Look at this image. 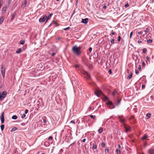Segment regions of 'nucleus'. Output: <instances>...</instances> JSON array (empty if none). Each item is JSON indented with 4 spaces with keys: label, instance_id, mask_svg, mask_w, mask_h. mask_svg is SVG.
Returning <instances> with one entry per match:
<instances>
[{
    "label": "nucleus",
    "instance_id": "obj_43",
    "mask_svg": "<svg viewBox=\"0 0 154 154\" xmlns=\"http://www.w3.org/2000/svg\"><path fill=\"white\" fill-rule=\"evenodd\" d=\"M12 0H9L8 2V4L9 5H10Z\"/></svg>",
    "mask_w": 154,
    "mask_h": 154
},
{
    "label": "nucleus",
    "instance_id": "obj_42",
    "mask_svg": "<svg viewBox=\"0 0 154 154\" xmlns=\"http://www.w3.org/2000/svg\"><path fill=\"white\" fill-rule=\"evenodd\" d=\"M70 27H68L64 29H63V30H66L69 29H70Z\"/></svg>",
    "mask_w": 154,
    "mask_h": 154
},
{
    "label": "nucleus",
    "instance_id": "obj_64",
    "mask_svg": "<svg viewBox=\"0 0 154 154\" xmlns=\"http://www.w3.org/2000/svg\"><path fill=\"white\" fill-rule=\"evenodd\" d=\"M92 109L91 107V106H90L89 108V111L91 109Z\"/></svg>",
    "mask_w": 154,
    "mask_h": 154
},
{
    "label": "nucleus",
    "instance_id": "obj_60",
    "mask_svg": "<svg viewBox=\"0 0 154 154\" xmlns=\"http://www.w3.org/2000/svg\"><path fill=\"white\" fill-rule=\"evenodd\" d=\"M25 123H23L22 124H21V125L23 126H24L25 125Z\"/></svg>",
    "mask_w": 154,
    "mask_h": 154
},
{
    "label": "nucleus",
    "instance_id": "obj_56",
    "mask_svg": "<svg viewBox=\"0 0 154 154\" xmlns=\"http://www.w3.org/2000/svg\"><path fill=\"white\" fill-rule=\"evenodd\" d=\"M43 122L45 123H46V120L45 119H43Z\"/></svg>",
    "mask_w": 154,
    "mask_h": 154
},
{
    "label": "nucleus",
    "instance_id": "obj_47",
    "mask_svg": "<svg viewBox=\"0 0 154 154\" xmlns=\"http://www.w3.org/2000/svg\"><path fill=\"white\" fill-rule=\"evenodd\" d=\"M138 68L139 70H141V66L140 65L139 66Z\"/></svg>",
    "mask_w": 154,
    "mask_h": 154
},
{
    "label": "nucleus",
    "instance_id": "obj_62",
    "mask_svg": "<svg viewBox=\"0 0 154 154\" xmlns=\"http://www.w3.org/2000/svg\"><path fill=\"white\" fill-rule=\"evenodd\" d=\"M118 147H119V149H121V146H120V144H119L118 145Z\"/></svg>",
    "mask_w": 154,
    "mask_h": 154
},
{
    "label": "nucleus",
    "instance_id": "obj_25",
    "mask_svg": "<svg viewBox=\"0 0 154 154\" xmlns=\"http://www.w3.org/2000/svg\"><path fill=\"white\" fill-rule=\"evenodd\" d=\"M5 125H2L1 126V129L2 131L4 128Z\"/></svg>",
    "mask_w": 154,
    "mask_h": 154
},
{
    "label": "nucleus",
    "instance_id": "obj_49",
    "mask_svg": "<svg viewBox=\"0 0 154 154\" xmlns=\"http://www.w3.org/2000/svg\"><path fill=\"white\" fill-rule=\"evenodd\" d=\"M133 32H131V33H130V38H131V37L132 36V34H133Z\"/></svg>",
    "mask_w": 154,
    "mask_h": 154
},
{
    "label": "nucleus",
    "instance_id": "obj_29",
    "mask_svg": "<svg viewBox=\"0 0 154 154\" xmlns=\"http://www.w3.org/2000/svg\"><path fill=\"white\" fill-rule=\"evenodd\" d=\"M146 63H147V61H149V62L150 60H149V57H148V56L146 57Z\"/></svg>",
    "mask_w": 154,
    "mask_h": 154
},
{
    "label": "nucleus",
    "instance_id": "obj_36",
    "mask_svg": "<svg viewBox=\"0 0 154 154\" xmlns=\"http://www.w3.org/2000/svg\"><path fill=\"white\" fill-rule=\"evenodd\" d=\"M101 146L103 147L105 146V144L104 142H102L101 144Z\"/></svg>",
    "mask_w": 154,
    "mask_h": 154
},
{
    "label": "nucleus",
    "instance_id": "obj_46",
    "mask_svg": "<svg viewBox=\"0 0 154 154\" xmlns=\"http://www.w3.org/2000/svg\"><path fill=\"white\" fill-rule=\"evenodd\" d=\"M28 112V110L27 109H26L25 111V114H26Z\"/></svg>",
    "mask_w": 154,
    "mask_h": 154
},
{
    "label": "nucleus",
    "instance_id": "obj_21",
    "mask_svg": "<svg viewBox=\"0 0 154 154\" xmlns=\"http://www.w3.org/2000/svg\"><path fill=\"white\" fill-rule=\"evenodd\" d=\"M146 117H147V119H149L151 116V114L150 113H148L147 114V115H146Z\"/></svg>",
    "mask_w": 154,
    "mask_h": 154
},
{
    "label": "nucleus",
    "instance_id": "obj_27",
    "mask_svg": "<svg viewBox=\"0 0 154 154\" xmlns=\"http://www.w3.org/2000/svg\"><path fill=\"white\" fill-rule=\"evenodd\" d=\"M21 52V49H18V50L16 51V53L17 54H19Z\"/></svg>",
    "mask_w": 154,
    "mask_h": 154
},
{
    "label": "nucleus",
    "instance_id": "obj_18",
    "mask_svg": "<svg viewBox=\"0 0 154 154\" xmlns=\"http://www.w3.org/2000/svg\"><path fill=\"white\" fill-rule=\"evenodd\" d=\"M121 100H118L117 101L116 103H115L116 105V106H119L120 104Z\"/></svg>",
    "mask_w": 154,
    "mask_h": 154
},
{
    "label": "nucleus",
    "instance_id": "obj_19",
    "mask_svg": "<svg viewBox=\"0 0 154 154\" xmlns=\"http://www.w3.org/2000/svg\"><path fill=\"white\" fill-rule=\"evenodd\" d=\"M4 20V18L3 17H2L0 18V24H1L3 22Z\"/></svg>",
    "mask_w": 154,
    "mask_h": 154
},
{
    "label": "nucleus",
    "instance_id": "obj_54",
    "mask_svg": "<svg viewBox=\"0 0 154 154\" xmlns=\"http://www.w3.org/2000/svg\"><path fill=\"white\" fill-rule=\"evenodd\" d=\"M109 149H106L105 150V152L108 153L109 152Z\"/></svg>",
    "mask_w": 154,
    "mask_h": 154
},
{
    "label": "nucleus",
    "instance_id": "obj_26",
    "mask_svg": "<svg viewBox=\"0 0 154 154\" xmlns=\"http://www.w3.org/2000/svg\"><path fill=\"white\" fill-rule=\"evenodd\" d=\"M147 136L145 134L143 137L142 138V139L143 140H145L146 138L147 137Z\"/></svg>",
    "mask_w": 154,
    "mask_h": 154
},
{
    "label": "nucleus",
    "instance_id": "obj_3",
    "mask_svg": "<svg viewBox=\"0 0 154 154\" xmlns=\"http://www.w3.org/2000/svg\"><path fill=\"white\" fill-rule=\"evenodd\" d=\"M118 118L120 122L121 123H123L125 121V119L123 117V115L119 116L118 115Z\"/></svg>",
    "mask_w": 154,
    "mask_h": 154
},
{
    "label": "nucleus",
    "instance_id": "obj_15",
    "mask_svg": "<svg viewBox=\"0 0 154 154\" xmlns=\"http://www.w3.org/2000/svg\"><path fill=\"white\" fill-rule=\"evenodd\" d=\"M26 2H27L26 0H25L24 1V3L22 5V6H21L23 8H24L26 5Z\"/></svg>",
    "mask_w": 154,
    "mask_h": 154
},
{
    "label": "nucleus",
    "instance_id": "obj_30",
    "mask_svg": "<svg viewBox=\"0 0 154 154\" xmlns=\"http://www.w3.org/2000/svg\"><path fill=\"white\" fill-rule=\"evenodd\" d=\"M116 153H117V154H120V153L121 152L120 150L118 149H116Z\"/></svg>",
    "mask_w": 154,
    "mask_h": 154
},
{
    "label": "nucleus",
    "instance_id": "obj_33",
    "mask_svg": "<svg viewBox=\"0 0 154 154\" xmlns=\"http://www.w3.org/2000/svg\"><path fill=\"white\" fill-rule=\"evenodd\" d=\"M103 131V129L102 128H100L98 130V132L100 133L102 132Z\"/></svg>",
    "mask_w": 154,
    "mask_h": 154
},
{
    "label": "nucleus",
    "instance_id": "obj_55",
    "mask_svg": "<svg viewBox=\"0 0 154 154\" xmlns=\"http://www.w3.org/2000/svg\"><path fill=\"white\" fill-rule=\"evenodd\" d=\"M145 87V86L143 85L142 86V89H144Z\"/></svg>",
    "mask_w": 154,
    "mask_h": 154
},
{
    "label": "nucleus",
    "instance_id": "obj_32",
    "mask_svg": "<svg viewBox=\"0 0 154 154\" xmlns=\"http://www.w3.org/2000/svg\"><path fill=\"white\" fill-rule=\"evenodd\" d=\"M44 145L46 146H49V144L47 142H45L44 143Z\"/></svg>",
    "mask_w": 154,
    "mask_h": 154
},
{
    "label": "nucleus",
    "instance_id": "obj_41",
    "mask_svg": "<svg viewBox=\"0 0 154 154\" xmlns=\"http://www.w3.org/2000/svg\"><path fill=\"white\" fill-rule=\"evenodd\" d=\"M114 39H111V44H113L114 43Z\"/></svg>",
    "mask_w": 154,
    "mask_h": 154
},
{
    "label": "nucleus",
    "instance_id": "obj_2",
    "mask_svg": "<svg viewBox=\"0 0 154 154\" xmlns=\"http://www.w3.org/2000/svg\"><path fill=\"white\" fill-rule=\"evenodd\" d=\"M7 94L6 91H3L0 93V101H2L5 97Z\"/></svg>",
    "mask_w": 154,
    "mask_h": 154
},
{
    "label": "nucleus",
    "instance_id": "obj_53",
    "mask_svg": "<svg viewBox=\"0 0 154 154\" xmlns=\"http://www.w3.org/2000/svg\"><path fill=\"white\" fill-rule=\"evenodd\" d=\"M52 139H53V137L51 136H50L48 138L49 140H52Z\"/></svg>",
    "mask_w": 154,
    "mask_h": 154
},
{
    "label": "nucleus",
    "instance_id": "obj_20",
    "mask_svg": "<svg viewBox=\"0 0 154 154\" xmlns=\"http://www.w3.org/2000/svg\"><path fill=\"white\" fill-rule=\"evenodd\" d=\"M93 147L94 149H96L97 148V146L95 143H93Z\"/></svg>",
    "mask_w": 154,
    "mask_h": 154
},
{
    "label": "nucleus",
    "instance_id": "obj_52",
    "mask_svg": "<svg viewBox=\"0 0 154 154\" xmlns=\"http://www.w3.org/2000/svg\"><path fill=\"white\" fill-rule=\"evenodd\" d=\"M129 4H126L125 5V7L126 8L127 7H129Z\"/></svg>",
    "mask_w": 154,
    "mask_h": 154
},
{
    "label": "nucleus",
    "instance_id": "obj_5",
    "mask_svg": "<svg viewBox=\"0 0 154 154\" xmlns=\"http://www.w3.org/2000/svg\"><path fill=\"white\" fill-rule=\"evenodd\" d=\"M94 93L97 97H99L100 95L102 94V92L100 90L98 89Z\"/></svg>",
    "mask_w": 154,
    "mask_h": 154
},
{
    "label": "nucleus",
    "instance_id": "obj_4",
    "mask_svg": "<svg viewBox=\"0 0 154 154\" xmlns=\"http://www.w3.org/2000/svg\"><path fill=\"white\" fill-rule=\"evenodd\" d=\"M4 65H1V72L2 75V76L3 78H4L5 75V68H3Z\"/></svg>",
    "mask_w": 154,
    "mask_h": 154
},
{
    "label": "nucleus",
    "instance_id": "obj_28",
    "mask_svg": "<svg viewBox=\"0 0 154 154\" xmlns=\"http://www.w3.org/2000/svg\"><path fill=\"white\" fill-rule=\"evenodd\" d=\"M116 94H117V92L115 91H114L112 93V96H114Z\"/></svg>",
    "mask_w": 154,
    "mask_h": 154
},
{
    "label": "nucleus",
    "instance_id": "obj_17",
    "mask_svg": "<svg viewBox=\"0 0 154 154\" xmlns=\"http://www.w3.org/2000/svg\"><path fill=\"white\" fill-rule=\"evenodd\" d=\"M125 132L127 133L128 132L130 131V127L128 128L126 126L125 127Z\"/></svg>",
    "mask_w": 154,
    "mask_h": 154
},
{
    "label": "nucleus",
    "instance_id": "obj_37",
    "mask_svg": "<svg viewBox=\"0 0 154 154\" xmlns=\"http://www.w3.org/2000/svg\"><path fill=\"white\" fill-rule=\"evenodd\" d=\"M135 73H136V74H137V75H138L139 73V71L137 69H136L135 70Z\"/></svg>",
    "mask_w": 154,
    "mask_h": 154
},
{
    "label": "nucleus",
    "instance_id": "obj_38",
    "mask_svg": "<svg viewBox=\"0 0 154 154\" xmlns=\"http://www.w3.org/2000/svg\"><path fill=\"white\" fill-rule=\"evenodd\" d=\"M26 116V115L25 114H22V115H21V117L22 118H24V117H25Z\"/></svg>",
    "mask_w": 154,
    "mask_h": 154
},
{
    "label": "nucleus",
    "instance_id": "obj_13",
    "mask_svg": "<svg viewBox=\"0 0 154 154\" xmlns=\"http://www.w3.org/2000/svg\"><path fill=\"white\" fill-rule=\"evenodd\" d=\"M53 15V14L52 13H51L50 14V15L47 17L46 18V22H47L48 20L51 17V16Z\"/></svg>",
    "mask_w": 154,
    "mask_h": 154
},
{
    "label": "nucleus",
    "instance_id": "obj_31",
    "mask_svg": "<svg viewBox=\"0 0 154 154\" xmlns=\"http://www.w3.org/2000/svg\"><path fill=\"white\" fill-rule=\"evenodd\" d=\"M25 42V41L23 40H21L20 41V44L23 45Z\"/></svg>",
    "mask_w": 154,
    "mask_h": 154
},
{
    "label": "nucleus",
    "instance_id": "obj_48",
    "mask_svg": "<svg viewBox=\"0 0 154 154\" xmlns=\"http://www.w3.org/2000/svg\"><path fill=\"white\" fill-rule=\"evenodd\" d=\"M56 54L55 53H53L51 54V57H53Z\"/></svg>",
    "mask_w": 154,
    "mask_h": 154
},
{
    "label": "nucleus",
    "instance_id": "obj_45",
    "mask_svg": "<svg viewBox=\"0 0 154 154\" xmlns=\"http://www.w3.org/2000/svg\"><path fill=\"white\" fill-rule=\"evenodd\" d=\"M121 39V36H119V37H118V42H119L120 41Z\"/></svg>",
    "mask_w": 154,
    "mask_h": 154
},
{
    "label": "nucleus",
    "instance_id": "obj_10",
    "mask_svg": "<svg viewBox=\"0 0 154 154\" xmlns=\"http://www.w3.org/2000/svg\"><path fill=\"white\" fill-rule=\"evenodd\" d=\"M152 31V29L151 28L149 27H147V28H146V30L144 31L146 32H150Z\"/></svg>",
    "mask_w": 154,
    "mask_h": 154
},
{
    "label": "nucleus",
    "instance_id": "obj_59",
    "mask_svg": "<svg viewBox=\"0 0 154 154\" xmlns=\"http://www.w3.org/2000/svg\"><path fill=\"white\" fill-rule=\"evenodd\" d=\"M142 64H143V66H145V63H144V62H143V63H142Z\"/></svg>",
    "mask_w": 154,
    "mask_h": 154
},
{
    "label": "nucleus",
    "instance_id": "obj_24",
    "mask_svg": "<svg viewBox=\"0 0 154 154\" xmlns=\"http://www.w3.org/2000/svg\"><path fill=\"white\" fill-rule=\"evenodd\" d=\"M17 129V128L16 127H14L11 129V131L12 132L14 131H15Z\"/></svg>",
    "mask_w": 154,
    "mask_h": 154
},
{
    "label": "nucleus",
    "instance_id": "obj_39",
    "mask_svg": "<svg viewBox=\"0 0 154 154\" xmlns=\"http://www.w3.org/2000/svg\"><path fill=\"white\" fill-rule=\"evenodd\" d=\"M152 41V39H149L147 40V42L148 43H151Z\"/></svg>",
    "mask_w": 154,
    "mask_h": 154
},
{
    "label": "nucleus",
    "instance_id": "obj_57",
    "mask_svg": "<svg viewBox=\"0 0 154 154\" xmlns=\"http://www.w3.org/2000/svg\"><path fill=\"white\" fill-rule=\"evenodd\" d=\"M86 140V139L84 138V139L82 140V142H85V141Z\"/></svg>",
    "mask_w": 154,
    "mask_h": 154
},
{
    "label": "nucleus",
    "instance_id": "obj_14",
    "mask_svg": "<svg viewBox=\"0 0 154 154\" xmlns=\"http://www.w3.org/2000/svg\"><path fill=\"white\" fill-rule=\"evenodd\" d=\"M132 75H133L132 72H131L130 73V74H129V75H128V77L127 78V79H129V80L130 79H131V78L132 77Z\"/></svg>",
    "mask_w": 154,
    "mask_h": 154
},
{
    "label": "nucleus",
    "instance_id": "obj_51",
    "mask_svg": "<svg viewBox=\"0 0 154 154\" xmlns=\"http://www.w3.org/2000/svg\"><path fill=\"white\" fill-rule=\"evenodd\" d=\"M142 33V32L141 31H139L137 32V33L138 35Z\"/></svg>",
    "mask_w": 154,
    "mask_h": 154
},
{
    "label": "nucleus",
    "instance_id": "obj_8",
    "mask_svg": "<svg viewBox=\"0 0 154 154\" xmlns=\"http://www.w3.org/2000/svg\"><path fill=\"white\" fill-rule=\"evenodd\" d=\"M47 18V16H44L42 18H41L39 19V22H43Z\"/></svg>",
    "mask_w": 154,
    "mask_h": 154
},
{
    "label": "nucleus",
    "instance_id": "obj_22",
    "mask_svg": "<svg viewBox=\"0 0 154 154\" xmlns=\"http://www.w3.org/2000/svg\"><path fill=\"white\" fill-rule=\"evenodd\" d=\"M17 118V116L16 115H14L12 117V119H16Z\"/></svg>",
    "mask_w": 154,
    "mask_h": 154
},
{
    "label": "nucleus",
    "instance_id": "obj_16",
    "mask_svg": "<svg viewBox=\"0 0 154 154\" xmlns=\"http://www.w3.org/2000/svg\"><path fill=\"white\" fill-rule=\"evenodd\" d=\"M7 7L6 6L2 8V12H3V13H4L5 12V11L7 10Z\"/></svg>",
    "mask_w": 154,
    "mask_h": 154
},
{
    "label": "nucleus",
    "instance_id": "obj_12",
    "mask_svg": "<svg viewBox=\"0 0 154 154\" xmlns=\"http://www.w3.org/2000/svg\"><path fill=\"white\" fill-rule=\"evenodd\" d=\"M86 75V79L88 80H89L91 78V76L89 73L86 72H85Z\"/></svg>",
    "mask_w": 154,
    "mask_h": 154
},
{
    "label": "nucleus",
    "instance_id": "obj_35",
    "mask_svg": "<svg viewBox=\"0 0 154 154\" xmlns=\"http://www.w3.org/2000/svg\"><path fill=\"white\" fill-rule=\"evenodd\" d=\"M147 51L146 49H143V53H145Z\"/></svg>",
    "mask_w": 154,
    "mask_h": 154
},
{
    "label": "nucleus",
    "instance_id": "obj_34",
    "mask_svg": "<svg viewBox=\"0 0 154 154\" xmlns=\"http://www.w3.org/2000/svg\"><path fill=\"white\" fill-rule=\"evenodd\" d=\"M15 15V14H13L12 15V17L11 18V20H12L14 18V17Z\"/></svg>",
    "mask_w": 154,
    "mask_h": 154
},
{
    "label": "nucleus",
    "instance_id": "obj_63",
    "mask_svg": "<svg viewBox=\"0 0 154 154\" xmlns=\"http://www.w3.org/2000/svg\"><path fill=\"white\" fill-rule=\"evenodd\" d=\"M106 5H104L103 7V8L104 9H106Z\"/></svg>",
    "mask_w": 154,
    "mask_h": 154
},
{
    "label": "nucleus",
    "instance_id": "obj_11",
    "mask_svg": "<svg viewBox=\"0 0 154 154\" xmlns=\"http://www.w3.org/2000/svg\"><path fill=\"white\" fill-rule=\"evenodd\" d=\"M107 104L108 105H111L112 106L113 108H115V105L113 104L112 103L111 101H109L107 102Z\"/></svg>",
    "mask_w": 154,
    "mask_h": 154
},
{
    "label": "nucleus",
    "instance_id": "obj_1",
    "mask_svg": "<svg viewBox=\"0 0 154 154\" xmlns=\"http://www.w3.org/2000/svg\"><path fill=\"white\" fill-rule=\"evenodd\" d=\"M81 49H72V51L73 53L77 56H79L82 53Z\"/></svg>",
    "mask_w": 154,
    "mask_h": 154
},
{
    "label": "nucleus",
    "instance_id": "obj_40",
    "mask_svg": "<svg viewBox=\"0 0 154 154\" xmlns=\"http://www.w3.org/2000/svg\"><path fill=\"white\" fill-rule=\"evenodd\" d=\"M90 117L91 119H94L95 118V116L92 115H90Z\"/></svg>",
    "mask_w": 154,
    "mask_h": 154
},
{
    "label": "nucleus",
    "instance_id": "obj_58",
    "mask_svg": "<svg viewBox=\"0 0 154 154\" xmlns=\"http://www.w3.org/2000/svg\"><path fill=\"white\" fill-rule=\"evenodd\" d=\"M138 43L140 44V43H141L142 42L140 40H138Z\"/></svg>",
    "mask_w": 154,
    "mask_h": 154
},
{
    "label": "nucleus",
    "instance_id": "obj_7",
    "mask_svg": "<svg viewBox=\"0 0 154 154\" xmlns=\"http://www.w3.org/2000/svg\"><path fill=\"white\" fill-rule=\"evenodd\" d=\"M1 123L3 124L4 123L5 121V118L4 116V112H2V115L1 116Z\"/></svg>",
    "mask_w": 154,
    "mask_h": 154
},
{
    "label": "nucleus",
    "instance_id": "obj_23",
    "mask_svg": "<svg viewBox=\"0 0 154 154\" xmlns=\"http://www.w3.org/2000/svg\"><path fill=\"white\" fill-rule=\"evenodd\" d=\"M72 48H81V47H80V46H78L77 45H75L73 46Z\"/></svg>",
    "mask_w": 154,
    "mask_h": 154
},
{
    "label": "nucleus",
    "instance_id": "obj_9",
    "mask_svg": "<svg viewBox=\"0 0 154 154\" xmlns=\"http://www.w3.org/2000/svg\"><path fill=\"white\" fill-rule=\"evenodd\" d=\"M88 21V18H85V19H82V23H87Z\"/></svg>",
    "mask_w": 154,
    "mask_h": 154
},
{
    "label": "nucleus",
    "instance_id": "obj_6",
    "mask_svg": "<svg viewBox=\"0 0 154 154\" xmlns=\"http://www.w3.org/2000/svg\"><path fill=\"white\" fill-rule=\"evenodd\" d=\"M148 154H154V149L152 147L147 151Z\"/></svg>",
    "mask_w": 154,
    "mask_h": 154
},
{
    "label": "nucleus",
    "instance_id": "obj_61",
    "mask_svg": "<svg viewBox=\"0 0 154 154\" xmlns=\"http://www.w3.org/2000/svg\"><path fill=\"white\" fill-rule=\"evenodd\" d=\"M61 39V38H60V37H58V38H57V40H60V39Z\"/></svg>",
    "mask_w": 154,
    "mask_h": 154
},
{
    "label": "nucleus",
    "instance_id": "obj_44",
    "mask_svg": "<svg viewBox=\"0 0 154 154\" xmlns=\"http://www.w3.org/2000/svg\"><path fill=\"white\" fill-rule=\"evenodd\" d=\"M108 72L110 74L112 73V70H111V69H110L109 70V71H108Z\"/></svg>",
    "mask_w": 154,
    "mask_h": 154
},
{
    "label": "nucleus",
    "instance_id": "obj_50",
    "mask_svg": "<svg viewBox=\"0 0 154 154\" xmlns=\"http://www.w3.org/2000/svg\"><path fill=\"white\" fill-rule=\"evenodd\" d=\"M70 123H73V124H75V122L74 121L72 120V121H71L70 122Z\"/></svg>",
    "mask_w": 154,
    "mask_h": 154
}]
</instances>
